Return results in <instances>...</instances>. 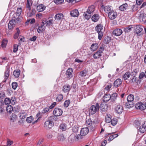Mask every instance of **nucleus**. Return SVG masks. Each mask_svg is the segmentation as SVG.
<instances>
[{"mask_svg": "<svg viewBox=\"0 0 146 146\" xmlns=\"http://www.w3.org/2000/svg\"><path fill=\"white\" fill-rule=\"evenodd\" d=\"M134 96L133 95L129 94L127 97V102L125 103V106L128 108H131L133 106Z\"/></svg>", "mask_w": 146, "mask_h": 146, "instance_id": "1", "label": "nucleus"}, {"mask_svg": "<svg viewBox=\"0 0 146 146\" xmlns=\"http://www.w3.org/2000/svg\"><path fill=\"white\" fill-rule=\"evenodd\" d=\"M100 106L99 104L97 103L95 105L91 106L89 108V114L93 115L99 110Z\"/></svg>", "mask_w": 146, "mask_h": 146, "instance_id": "2", "label": "nucleus"}, {"mask_svg": "<svg viewBox=\"0 0 146 146\" xmlns=\"http://www.w3.org/2000/svg\"><path fill=\"white\" fill-rule=\"evenodd\" d=\"M54 125V123L53 121L50 120L46 121L44 124V127L47 129H49Z\"/></svg>", "mask_w": 146, "mask_h": 146, "instance_id": "3", "label": "nucleus"}, {"mask_svg": "<svg viewBox=\"0 0 146 146\" xmlns=\"http://www.w3.org/2000/svg\"><path fill=\"white\" fill-rule=\"evenodd\" d=\"M135 107L137 109H140L141 110H144L146 109V103L143 104L141 102H138L136 104Z\"/></svg>", "mask_w": 146, "mask_h": 146, "instance_id": "4", "label": "nucleus"}, {"mask_svg": "<svg viewBox=\"0 0 146 146\" xmlns=\"http://www.w3.org/2000/svg\"><path fill=\"white\" fill-rule=\"evenodd\" d=\"M62 113V110L61 109L58 108H55L53 111V113L54 115L56 117L61 116Z\"/></svg>", "mask_w": 146, "mask_h": 146, "instance_id": "5", "label": "nucleus"}, {"mask_svg": "<svg viewBox=\"0 0 146 146\" xmlns=\"http://www.w3.org/2000/svg\"><path fill=\"white\" fill-rule=\"evenodd\" d=\"M73 70L71 68H68L66 71V78L69 80L73 77L72 72Z\"/></svg>", "mask_w": 146, "mask_h": 146, "instance_id": "6", "label": "nucleus"}, {"mask_svg": "<svg viewBox=\"0 0 146 146\" xmlns=\"http://www.w3.org/2000/svg\"><path fill=\"white\" fill-rule=\"evenodd\" d=\"M138 131L141 133H143L146 131V121H144L140 126Z\"/></svg>", "mask_w": 146, "mask_h": 146, "instance_id": "7", "label": "nucleus"}, {"mask_svg": "<svg viewBox=\"0 0 146 146\" xmlns=\"http://www.w3.org/2000/svg\"><path fill=\"white\" fill-rule=\"evenodd\" d=\"M108 17L111 20H113L117 16V13L112 10L108 14Z\"/></svg>", "mask_w": 146, "mask_h": 146, "instance_id": "8", "label": "nucleus"}, {"mask_svg": "<svg viewBox=\"0 0 146 146\" xmlns=\"http://www.w3.org/2000/svg\"><path fill=\"white\" fill-rule=\"evenodd\" d=\"M101 9L102 10H104V11L106 13H109V12L113 10L112 7L111 6H106L102 5L101 6Z\"/></svg>", "mask_w": 146, "mask_h": 146, "instance_id": "9", "label": "nucleus"}, {"mask_svg": "<svg viewBox=\"0 0 146 146\" xmlns=\"http://www.w3.org/2000/svg\"><path fill=\"white\" fill-rule=\"evenodd\" d=\"M142 27L140 25L137 26L134 29L135 32L137 35H140V34L143 31Z\"/></svg>", "mask_w": 146, "mask_h": 146, "instance_id": "10", "label": "nucleus"}, {"mask_svg": "<svg viewBox=\"0 0 146 146\" xmlns=\"http://www.w3.org/2000/svg\"><path fill=\"white\" fill-rule=\"evenodd\" d=\"M64 15L62 13H58L56 14L54 16V19L57 21H60L62 20Z\"/></svg>", "mask_w": 146, "mask_h": 146, "instance_id": "11", "label": "nucleus"}, {"mask_svg": "<svg viewBox=\"0 0 146 146\" xmlns=\"http://www.w3.org/2000/svg\"><path fill=\"white\" fill-rule=\"evenodd\" d=\"M10 70L8 66H6V70L4 73V77L5 81L4 82H6V80L8 78L9 75Z\"/></svg>", "mask_w": 146, "mask_h": 146, "instance_id": "12", "label": "nucleus"}, {"mask_svg": "<svg viewBox=\"0 0 146 146\" xmlns=\"http://www.w3.org/2000/svg\"><path fill=\"white\" fill-rule=\"evenodd\" d=\"M122 33V30L119 29H115L113 32V34L116 36H120Z\"/></svg>", "mask_w": 146, "mask_h": 146, "instance_id": "13", "label": "nucleus"}, {"mask_svg": "<svg viewBox=\"0 0 146 146\" xmlns=\"http://www.w3.org/2000/svg\"><path fill=\"white\" fill-rule=\"evenodd\" d=\"M89 132V129L87 127L82 128L80 131L81 135L85 136Z\"/></svg>", "mask_w": 146, "mask_h": 146, "instance_id": "14", "label": "nucleus"}, {"mask_svg": "<svg viewBox=\"0 0 146 146\" xmlns=\"http://www.w3.org/2000/svg\"><path fill=\"white\" fill-rule=\"evenodd\" d=\"M115 112L118 113H121L123 111V108L122 106L118 105L115 107Z\"/></svg>", "mask_w": 146, "mask_h": 146, "instance_id": "15", "label": "nucleus"}, {"mask_svg": "<svg viewBox=\"0 0 146 146\" xmlns=\"http://www.w3.org/2000/svg\"><path fill=\"white\" fill-rule=\"evenodd\" d=\"M94 6L93 5H92L88 7L86 12L88 14H92L94 12Z\"/></svg>", "mask_w": 146, "mask_h": 146, "instance_id": "16", "label": "nucleus"}, {"mask_svg": "<svg viewBox=\"0 0 146 146\" xmlns=\"http://www.w3.org/2000/svg\"><path fill=\"white\" fill-rule=\"evenodd\" d=\"M70 15L72 17H76L78 16L79 13L78 10L75 9L70 12Z\"/></svg>", "mask_w": 146, "mask_h": 146, "instance_id": "17", "label": "nucleus"}, {"mask_svg": "<svg viewBox=\"0 0 146 146\" xmlns=\"http://www.w3.org/2000/svg\"><path fill=\"white\" fill-rule=\"evenodd\" d=\"M15 20L13 19L11 20L8 24V27L9 29H12L15 26Z\"/></svg>", "mask_w": 146, "mask_h": 146, "instance_id": "18", "label": "nucleus"}, {"mask_svg": "<svg viewBox=\"0 0 146 146\" xmlns=\"http://www.w3.org/2000/svg\"><path fill=\"white\" fill-rule=\"evenodd\" d=\"M102 52L101 50H99L95 52L93 55V57L95 59L99 58L101 56Z\"/></svg>", "mask_w": 146, "mask_h": 146, "instance_id": "19", "label": "nucleus"}, {"mask_svg": "<svg viewBox=\"0 0 146 146\" xmlns=\"http://www.w3.org/2000/svg\"><path fill=\"white\" fill-rule=\"evenodd\" d=\"M71 87L68 84L65 85L63 88V91L64 92H69L71 89Z\"/></svg>", "mask_w": 146, "mask_h": 146, "instance_id": "20", "label": "nucleus"}, {"mask_svg": "<svg viewBox=\"0 0 146 146\" xmlns=\"http://www.w3.org/2000/svg\"><path fill=\"white\" fill-rule=\"evenodd\" d=\"M46 7L44 5L40 4L38 5L37 7V10L39 12H42L44 10Z\"/></svg>", "mask_w": 146, "mask_h": 146, "instance_id": "21", "label": "nucleus"}, {"mask_svg": "<svg viewBox=\"0 0 146 146\" xmlns=\"http://www.w3.org/2000/svg\"><path fill=\"white\" fill-rule=\"evenodd\" d=\"M122 83V81L120 79H116L114 82V86L115 87L119 86Z\"/></svg>", "mask_w": 146, "mask_h": 146, "instance_id": "22", "label": "nucleus"}, {"mask_svg": "<svg viewBox=\"0 0 146 146\" xmlns=\"http://www.w3.org/2000/svg\"><path fill=\"white\" fill-rule=\"evenodd\" d=\"M100 107L101 110L102 111H105L108 110V108L107 105L106 104L103 103H102L101 104Z\"/></svg>", "mask_w": 146, "mask_h": 146, "instance_id": "23", "label": "nucleus"}, {"mask_svg": "<svg viewBox=\"0 0 146 146\" xmlns=\"http://www.w3.org/2000/svg\"><path fill=\"white\" fill-rule=\"evenodd\" d=\"M36 13V10L35 9H33L32 10L30 11H28L27 10V15L29 17H32Z\"/></svg>", "mask_w": 146, "mask_h": 146, "instance_id": "24", "label": "nucleus"}, {"mask_svg": "<svg viewBox=\"0 0 146 146\" xmlns=\"http://www.w3.org/2000/svg\"><path fill=\"white\" fill-rule=\"evenodd\" d=\"M19 117L21 119H23L25 118L27 116V113L24 111H21L19 114Z\"/></svg>", "mask_w": 146, "mask_h": 146, "instance_id": "25", "label": "nucleus"}, {"mask_svg": "<svg viewBox=\"0 0 146 146\" xmlns=\"http://www.w3.org/2000/svg\"><path fill=\"white\" fill-rule=\"evenodd\" d=\"M103 29V26L101 24L98 25L95 28V30L97 32L101 31Z\"/></svg>", "mask_w": 146, "mask_h": 146, "instance_id": "26", "label": "nucleus"}, {"mask_svg": "<svg viewBox=\"0 0 146 146\" xmlns=\"http://www.w3.org/2000/svg\"><path fill=\"white\" fill-rule=\"evenodd\" d=\"M128 4L126 3H125L119 7V10L121 11H124L128 8Z\"/></svg>", "mask_w": 146, "mask_h": 146, "instance_id": "27", "label": "nucleus"}, {"mask_svg": "<svg viewBox=\"0 0 146 146\" xmlns=\"http://www.w3.org/2000/svg\"><path fill=\"white\" fill-rule=\"evenodd\" d=\"M99 18V16L98 14L94 15L92 17V21L96 22L97 21Z\"/></svg>", "mask_w": 146, "mask_h": 146, "instance_id": "28", "label": "nucleus"}, {"mask_svg": "<svg viewBox=\"0 0 146 146\" xmlns=\"http://www.w3.org/2000/svg\"><path fill=\"white\" fill-rule=\"evenodd\" d=\"M98 45L97 43L92 44L90 48L93 51L96 50L98 48Z\"/></svg>", "mask_w": 146, "mask_h": 146, "instance_id": "29", "label": "nucleus"}, {"mask_svg": "<svg viewBox=\"0 0 146 146\" xmlns=\"http://www.w3.org/2000/svg\"><path fill=\"white\" fill-rule=\"evenodd\" d=\"M27 3L26 4V7L27 10L29 11H31V7L32 5V1L29 0H27Z\"/></svg>", "mask_w": 146, "mask_h": 146, "instance_id": "30", "label": "nucleus"}, {"mask_svg": "<svg viewBox=\"0 0 146 146\" xmlns=\"http://www.w3.org/2000/svg\"><path fill=\"white\" fill-rule=\"evenodd\" d=\"M45 26L42 25H41V26H39L37 29V32L38 33H41L42 32L44 31L45 30Z\"/></svg>", "mask_w": 146, "mask_h": 146, "instance_id": "31", "label": "nucleus"}, {"mask_svg": "<svg viewBox=\"0 0 146 146\" xmlns=\"http://www.w3.org/2000/svg\"><path fill=\"white\" fill-rule=\"evenodd\" d=\"M111 96L110 94H105L104 97V101L105 102H108L110 99Z\"/></svg>", "mask_w": 146, "mask_h": 146, "instance_id": "32", "label": "nucleus"}, {"mask_svg": "<svg viewBox=\"0 0 146 146\" xmlns=\"http://www.w3.org/2000/svg\"><path fill=\"white\" fill-rule=\"evenodd\" d=\"M63 98V96L62 94H59L56 97V102H61Z\"/></svg>", "mask_w": 146, "mask_h": 146, "instance_id": "33", "label": "nucleus"}, {"mask_svg": "<svg viewBox=\"0 0 146 146\" xmlns=\"http://www.w3.org/2000/svg\"><path fill=\"white\" fill-rule=\"evenodd\" d=\"M20 72L19 70H15L13 72V75L16 78H18L20 75Z\"/></svg>", "mask_w": 146, "mask_h": 146, "instance_id": "34", "label": "nucleus"}, {"mask_svg": "<svg viewBox=\"0 0 146 146\" xmlns=\"http://www.w3.org/2000/svg\"><path fill=\"white\" fill-rule=\"evenodd\" d=\"M92 124V121L90 119H86V124L88 127H90Z\"/></svg>", "mask_w": 146, "mask_h": 146, "instance_id": "35", "label": "nucleus"}, {"mask_svg": "<svg viewBox=\"0 0 146 146\" xmlns=\"http://www.w3.org/2000/svg\"><path fill=\"white\" fill-rule=\"evenodd\" d=\"M13 107L11 105H8L6 107V110L9 113H11L13 110Z\"/></svg>", "mask_w": 146, "mask_h": 146, "instance_id": "36", "label": "nucleus"}, {"mask_svg": "<svg viewBox=\"0 0 146 146\" xmlns=\"http://www.w3.org/2000/svg\"><path fill=\"white\" fill-rule=\"evenodd\" d=\"M111 115L110 114H107L106 116V121L107 123H110L111 121Z\"/></svg>", "mask_w": 146, "mask_h": 146, "instance_id": "37", "label": "nucleus"}, {"mask_svg": "<svg viewBox=\"0 0 146 146\" xmlns=\"http://www.w3.org/2000/svg\"><path fill=\"white\" fill-rule=\"evenodd\" d=\"M16 29L17 30V32L14 35V38L15 39H17L18 38L19 34L20 33V31L18 28H17Z\"/></svg>", "mask_w": 146, "mask_h": 146, "instance_id": "38", "label": "nucleus"}, {"mask_svg": "<svg viewBox=\"0 0 146 146\" xmlns=\"http://www.w3.org/2000/svg\"><path fill=\"white\" fill-rule=\"evenodd\" d=\"M17 116L15 114H12L11 116V120L13 122H14L16 120Z\"/></svg>", "mask_w": 146, "mask_h": 146, "instance_id": "39", "label": "nucleus"}, {"mask_svg": "<svg viewBox=\"0 0 146 146\" xmlns=\"http://www.w3.org/2000/svg\"><path fill=\"white\" fill-rule=\"evenodd\" d=\"M133 28L132 25H130L128 27H126L124 29V31L125 33H128L131 30V29Z\"/></svg>", "mask_w": 146, "mask_h": 146, "instance_id": "40", "label": "nucleus"}, {"mask_svg": "<svg viewBox=\"0 0 146 146\" xmlns=\"http://www.w3.org/2000/svg\"><path fill=\"white\" fill-rule=\"evenodd\" d=\"M60 128L62 131H65L67 129V125L65 123L61 124L60 125Z\"/></svg>", "mask_w": 146, "mask_h": 146, "instance_id": "41", "label": "nucleus"}, {"mask_svg": "<svg viewBox=\"0 0 146 146\" xmlns=\"http://www.w3.org/2000/svg\"><path fill=\"white\" fill-rule=\"evenodd\" d=\"M130 72H126L123 75V78L124 80H127L130 77Z\"/></svg>", "mask_w": 146, "mask_h": 146, "instance_id": "42", "label": "nucleus"}, {"mask_svg": "<svg viewBox=\"0 0 146 146\" xmlns=\"http://www.w3.org/2000/svg\"><path fill=\"white\" fill-rule=\"evenodd\" d=\"M88 71L86 70H84L81 71L80 73V75L82 76H85L87 75Z\"/></svg>", "mask_w": 146, "mask_h": 146, "instance_id": "43", "label": "nucleus"}, {"mask_svg": "<svg viewBox=\"0 0 146 146\" xmlns=\"http://www.w3.org/2000/svg\"><path fill=\"white\" fill-rule=\"evenodd\" d=\"M118 136V135L117 134H114L111 135L109 137V138L108 139V141H111L115 138L117 137Z\"/></svg>", "mask_w": 146, "mask_h": 146, "instance_id": "44", "label": "nucleus"}, {"mask_svg": "<svg viewBox=\"0 0 146 146\" xmlns=\"http://www.w3.org/2000/svg\"><path fill=\"white\" fill-rule=\"evenodd\" d=\"M83 15L86 19L88 20L91 18L92 15L91 14H88L86 12L84 13Z\"/></svg>", "mask_w": 146, "mask_h": 146, "instance_id": "45", "label": "nucleus"}, {"mask_svg": "<svg viewBox=\"0 0 146 146\" xmlns=\"http://www.w3.org/2000/svg\"><path fill=\"white\" fill-rule=\"evenodd\" d=\"M110 40L111 39L108 36H107L104 38V43L108 44L110 42Z\"/></svg>", "mask_w": 146, "mask_h": 146, "instance_id": "46", "label": "nucleus"}, {"mask_svg": "<svg viewBox=\"0 0 146 146\" xmlns=\"http://www.w3.org/2000/svg\"><path fill=\"white\" fill-rule=\"evenodd\" d=\"M58 139L59 141H62L65 139V138L62 134H60L58 135Z\"/></svg>", "mask_w": 146, "mask_h": 146, "instance_id": "47", "label": "nucleus"}, {"mask_svg": "<svg viewBox=\"0 0 146 146\" xmlns=\"http://www.w3.org/2000/svg\"><path fill=\"white\" fill-rule=\"evenodd\" d=\"M70 103V101L69 100H66L64 104V106L65 108L68 107Z\"/></svg>", "mask_w": 146, "mask_h": 146, "instance_id": "48", "label": "nucleus"}, {"mask_svg": "<svg viewBox=\"0 0 146 146\" xmlns=\"http://www.w3.org/2000/svg\"><path fill=\"white\" fill-rule=\"evenodd\" d=\"M72 130L74 133H77L78 131V127L77 125H75L72 127Z\"/></svg>", "mask_w": 146, "mask_h": 146, "instance_id": "49", "label": "nucleus"}, {"mask_svg": "<svg viewBox=\"0 0 146 146\" xmlns=\"http://www.w3.org/2000/svg\"><path fill=\"white\" fill-rule=\"evenodd\" d=\"M7 43V40H3L1 43V46L3 47H5Z\"/></svg>", "mask_w": 146, "mask_h": 146, "instance_id": "50", "label": "nucleus"}, {"mask_svg": "<svg viewBox=\"0 0 146 146\" xmlns=\"http://www.w3.org/2000/svg\"><path fill=\"white\" fill-rule=\"evenodd\" d=\"M33 121V118L32 116L27 117L26 119L27 121L29 123H31Z\"/></svg>", "mask_w": 146, "mask_h": 146, "instance_id": "51", "label": "nucleus"}, {"mask_svg": "<svg viewBox=\"0 0 146 146\" xmlns=\"http://www.w3.org/2000/svg\"><path fill=\"white\" fill-rule=\"evenodd\" d=\"M54 1L56 4H61L63 3L64 0H54Z\"/></svg>", "mask_w": 146, "mask_h": 146, "instance_id": "52", "label": "nucleus"}, {"mask_svg": "<svg viewBox=\"0 0 146 146\" xmlns=\"http://www.w3.org/2000/svg\"><path fill=\"white\" fill-rule=\"evenodd\" d=\"M22 8L21 7L18 8L17 9L16 14L17 15L19 16L21 14L22 12Z\"/></svg>", "mask_w": 146, "mask_h": 146, "instance_id": "53", "label": "nucleus"}, {"mask_svg": "<svg viewBox=\"0 0 146 146\" xmlns=\"http://www.w3.org/2000/svg\"><path fill=\"white\" fill-rule=\"evenodd\" d=\"M53 24V20L50 19L48 20H47V25L48 26H52Z\"/></svg>", "mask_w": 146, "mask_h": 146, "instance_id": "54", "label": "nucleus"}, {"mask_svg": "<svg viewBox=\"0 0 146 146\" xmlns=\"http://www.w3.org/2000/svg\"><path fill=\"white\" fill-rule=\"evenodd\" d=\"M137 80V77L135 76H133L132 78H131L130 82L131 83L135 82H136Z\"/></svg>", "mask_w": 146, "mask_h": 146, "instance_id": "55", "label": "nucleus"}, {"mask_svg": "<svg viewBox=\"0 0 146 146\" xmlns=\"http://www.w3.org/2000/svg\"><path fill=\"white\" fill-rule=\"evenodd\" d=\"M25 40V38L23 36H20L19 38V43L23 42Z\"/></svg>", "mask_w": 146, "mask_h": 146, "instance_id": "56", "label": "nucleus"}, {"mask_svg": "<svg viewBox=\"0 0 146 146\" xmlns=\"http://www.w3.org/2000/svg\"><path fill=\"white\" fill-rule=\"evenodd\" d=\"M98 33V38L100 40L102 38V36L103 35V33L102 31H100L99 32H97Z\"/></svg>", "mask_w": 146, "mask_h": 146, "instance_id": "57", "label": "nucleus"}, {"mask_svg": "<svg viewBox=\"0 0 146 146\" xmlns=\"http://www.w3.org/2000/svg\"><path fill=\"white\" fill-rule=\"evenodd\" d=\"M11 100L9 98H6L5 99L4 102L6 105H7L10 104Z\"/></svg>", "mask_w": 146, "mask_h": 146, "instance_id": "58", "label": "nucleus"}, {"mask_svg": "<svg viewBox=\"0 0 146 146\" xmlns=\"http://www.w3.org/2000/svg\"><path fill=\"white\" fill-rule=\"evenodd\" d=\"M19 46L17 44H15L13 46V51L14 52H16L18 50Z\"/></svg>", "mask_w": 146, "mask_h": 146, "instance_id": "59", "label": "nucleus"}, {"mask_svg": "<svg viewBox=\"0 0 146 146\" xmlns=\"http://www.w3.org/2000/svg\"><path fill=\"white\" fill-rule=\"evenodd\" d=\"M110 122H111V124L113 125H115L117 123V119L115 118L112 119Z\"/></svg>", "mask_w": 146, "mask_h": 146, "instance_id": "60", "label": "nucleus"}, {"mask_svg": "<svg viewBox=\"0 0 146 146\" xmlns=\"http://www.w3.org/2000/svg\"><path fill=\"white\" fill-rule=\"evenodd\" d=\"M42 25L45 26H45H47V19H42Z\"/></svg>", "mask_w": 146, "mask_h": 146, "instance_id": "61", "label": "nucleus"}, {"mask_svg": "<svg viewBox=\"0 0 146 146\" xmlns=\"http://www.w3.org/2000/svg\"><path fill=\"white\" fill-rule=\"evenodd\" d=\"M12 88L14 90L16 89L17 86V84L15 82H13L12 84Z\"/></svg>", "mask_w": 146, "mask_h": 146, "instance_id": "62", "label": "nucleus"}, {"mask_svg": "<svg viewBox=\"0 0 146 146\" xmlns=\"http://www.w3.org/2000/svg\"><path fill=\"white\" fill-rule=\"evenodd\" d=\"M49 108H46L43 109L42 110V112L43 113H44L47 112H48L49 110Z\"/></svg>", "mask_w": 146, "mask_h": 146, "instance_id": "63", "label": "nucleus"}, {"mask_svg": "<svg viewBox=\"0 0 146 146\" xmlns=\"http://www.w3.org/2000/svg\"><path fill=\"white\" fill-rule=\"evenodd\" d=\"M5 94L3 92H1L0 93V98L2 99L4 98L5 97Z\"/></svg>", "mask_w": 146, "mask_h": 146, "instance_id": "64", "label": "nucleus"}]
</instances>
